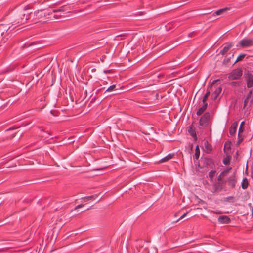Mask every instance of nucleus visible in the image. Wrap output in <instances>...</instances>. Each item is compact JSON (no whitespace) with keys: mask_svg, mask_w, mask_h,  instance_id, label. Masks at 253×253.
I'll list each match as a JSON object with an SVG mask.
<instances>
[{"mask_svg":"<svg viewBox=\"0 0 253 253\" xmlns=\"http://www.w3.org/2000/svg\"><path fill=\"white\" fill-rule=\"evenodd\" d=\"M68 9L66 8V6H63L59 9L53 10V12L55 13V12H63V11H66Z\"/></svg>","mask_w":253,"mask_h":253,"instance_id":"25","label":"nucleus"},{"mask_svg":"<svg viewBox=\"0 0 253 253\" xmlns=\"http://www.w3.org/2000/svg\"><path fill=\"white\" fill-rule=\"evenodd\" d=\"M252 94V90H251L249 91V93H248L246 98L245 100V102H246L247 100L249 99L251 97Z\"/></svg>","mask_w":253,"mask_h":253,"instance_id":"31","label":"nucleus"},{"mask_svg":"<svg viewBox=\"0 0 253 253\" xmlns=\"http://www.w3.org/2000/svg\"><path fill=\"white\" fill-rule=\"evenodd\" d=\"M208 106V104L207 103H205L204 104V105L200 107L199 110L197 112V115L198 116L201 115L206 109Z\"/></svg>","mask_w":253,"mask_h":253,"instance_id":"15","label":"nucleus"},{"mask_svg":"<svg viewBox=\"0 0 253 253\" xmlns=\"http://www.w3.org/2000/svg\"><path fill=\"white\" fill-rule=\"evenodd\" d=\"M32 14V12L28 7H25L17 12L14 16V22L24 24L27 19L30 18V16Z\"/></svg>","mask_w":253,"mask_h":253,"instance_id":"1","label":"nucleus"},{"mask_svg":"<svg viewBox=\"0 0 253 253\" xmlns=\"http://www.w3.org/2000/svg\"><path fill=\"white\" fill-rule=\"evenodd\" d=\"M244 124V122H242L240 124V127L239 129V131H238V132H240V133H243L244 131V127H243Z\"/></svg>","mask_w":253,"mask_h":253,"instance_id":"29","label":"nucleus"},{"mask_svg":"<svg viewBox=\"0 0 253 253\" xmlns=\"http://www.w3.org/2000/svg\"><path fill=\"white\" fill-rule=\"evenodd\" d=\"M252 215H253V207L252 208Z\"/></svg>","mask_w":253,"mask_h":253,"instance_id":"38","label":"nucleus"},{"mask_svg":"<svg viewBox=\"0 0 253 253\" xmlns=\"http://www.w3.org/2000/svg\"><path fill=\"white\" fill-rule=\"evenodd\" d=\"M218 221L221 224H227L230 222L231 220L228 216L222 215L218 217Z\"/></svg>","mask_w":253,"mask_h":253,"instance_id":"9","label":"nucleus"},{"mask_svg":"<svg viewBox=\"0 0 253 253\" xmlns=\"http://www.w3.org/2000/svg\"><path fill=\"white\" fill-rule=\"evenodd\" d=\"M116 87L115 85L110 86L106 90V92H111L115 89Z\"/></svg>","mask_w":253,"mask_h":253,"instance_id":"30","label":"nucleus"},{"mask_svg":"<svg viewBox=\"0 0 253 253\" xmlns=\"http://www.w3.org/2000/svg\"><path fill=\"white\" fill-rule=\"evenodd\" d=\"M7 30V29L5 28H2V27H0V35H1V36L3 37L4 33H5V32H6Z\"/></svg>","mask_w":253,"mask_h":253,"instance_id":"27","label":"nucleus"},{"mask_svg":"<svg viewBox=\"0 0 253 253\" xmlns=\"http://www.w3.org/2000/svg\"><path fill=\"white\" fill-rule=\"evenodd\" d=\"M233 46V45L232 42H227L225 43L223 49L220 51V54L222 55L225 54Z\"/></svg>","mask_w":253,"mask_h":253,"instance_id":"8","label":"nucleus"},{"mask_svg":"<svg viewBox=\"0 0 253 253\" xmlns=\"http://www.w3.org/2000/svg\"><path fill=\"white\" fill-rule=\"evenodd\" d=\"M204 147L205 148L206 152L208 153H210L212 149L211 145L208 143V141H206L204 142Z\"/></svg>","mask_w":253,"mask_h":253,"instance_id":"14","label":"nucleus"},{"mask_svg":"<svg viewBox=\"0 0 253 253\" xmlns=\"http://www.w3.org/2000/svg\"><path fill=\"white\" fill-rule=\"evenodd\" d=\"M246 56V54L244 53L240 54L237 57L236 61L234 62V64L236 63L242 61L244 58Z\"/></svg>","mask_w":253,"mask_h":253,"instance_id":"24","label":"nucleus"},{"mask_svg":"<svg viewBox=\"0 0 253 253\" xmlns=\"http://www.w3.org/2000/svg\"><path fill=\"white\" fill-rule=\"evenodd\" d=\"M210 118V114L209 113H205L203 116H201L199 123L201 126L206 125Z\"/></svg>","mask_w":253,"mask_h":253,"instance_id":"6","label":"nucleus"},{"mask_svg":"<svg viewBox=\"0 0 253 253\" xmlns=\"http://www.w3.org/2000/svg\"><path fill=\"white\" fill-rule=\"evenodd\" d=\"M223 163L224 164H227V161L226 160H223Z\"/></svg>","mask_w":253,"mask_h":253,"instance_id":"36","label":"nucleus"},{"mask_svg":"<svg viewBox=\"0 0 253 253\" xmlns=\"http://www.w3.org/2000/svg\"><path fill=\"white\" fill-rule=\"evenodd\" d=\"M242 133H240V132H238V142H237V145H239L243 140V136L242 134Z\"/></svg>","mask_w":253,"mask_h":253,"instance_id":"23","label":"nucleus"},{"mask_svg":"<svg viewBox=\"0 0 253 253\" xmlns=\"http://www.w3.org/2000/svg\"><path fill=\"white\" fill-rule=\"evenodd\" d=\"M222 90V88L221 87H217L214 90V92L211 95V98L215 100L217 99L219 95L220 94Z\"/></svg>","mask_w":253,"mask_h":253,"instance_id":"12","label":"nucleus"},{"mask_svg":"<svg viewBox=\"0 0 253 253\" xmlns=\"http://www.w3.org/2000/svg\"><path fill=\"white\" fill-rule=\"evenodd\" d=\"M228 199L229 200H233L234 199V197H230L228 198Z\"/></svg>","mask_w":253,"mask_h":253,"instance_id":"37","label":"nucleus"},{"mask_svg":"<svg viewBox=\"0 0 253 253\" xmlns=\"http://www.w3.org/2000/svg\"><path fill=\"white\" fill-rule=\"evenodd\" d=\"M188 132L189 134L194 138L196 139V133L195 130L190 127L188 129Z\"/></svg>","mask_w":253,"mask_h":253,"instance_id":"21","label":"nucleus"},{"mask_svg":"<svg viewBox=\"0 0 253 253\" xmlns=\"http://www.w3.org/2000/svg\"><path fill=\"white\" fill-rule=\"evenodd\" d=\"M249 185L248 180L247 178H244L242 182V188L243 189H246L248 188Z\"/></svg>","mask_w":253,"mask_h":253,"instance_id":"18","label":"nucleus"},{"mask_svg":"<svg viewBox=\"0 0 253 253\" xmlns=\"http://www.w3.org/2000/svg\"><path fill=\"white\" fill-rule=\"evenodd\" d=\"M238 122H234L233 123L229 128V133L231 136L234 135L236 133L237 127L238 126Z\"/></svg>","mask_w":253,"mask_h":253,"instance_id":"10","label":"nucleus"},{"mask_svg":"<svg viewBox=\"0 0 253 253\" xmlns=\"http://www.w3.org/2000/svg\"><path fill=\"white\" fill-rule=\"evenodd\" d=\"M227 182L229 186L231 187V188H234L236 183L235 175H232L231 177H229Z\"/></svg>","mask_w":253,"mask_h":253,"instance_id":"11","label":"nucleus"},{"mask_svg":"<svg viewBox=\"0 0 253 253\" xmlns=\"http://www.w3.org/2000/svg\"><path fill=\"white\" fill-rule=\"evenodd\" d=\"M243 75V70L241 68H238L233 70L229 73L228 78L229 80H236L240 79Z\"/></svg>","mask_w":253,"mask_h":253,"instance_id":"3","label":"nucleus"},{"mask_svg":"<svg viewBox=\"0 0 253 253\" xmlns=\"http://www.w3.org/2000/svg\"><path fill=\"white\" fill-rule=\"evenodd\" d=\"M174 156V154H169L167 156L164 157L163 159H162L160 162L161 163L165 162L169 160L172 159L173 157Z\"/></svg>","mask_w":253,"mask_h":253,"instance_id":"16","label":"nucleus"},{"mask_svg":"<svg viewBox=\"0 0 253 253\" xmlns=\"http://www.w3.org/2000/svg\"><path fill=\"white\" fill-rule=\"evenodd\" d=\"M217 81H218L217 80H213L212 81V82L211 83L210 86L208 87L207 89V92L202 99V102L204 103H205V102L207 101L208 98L209 97V96L210 94V93H211V89L212 86L217 82Z\"/></svg>","mask_w":253,"mask_h":253,"instance_id":"7","label":"nucleus"},{"mask_svg":"<svg viewBox=\"0 0 253 253\" xmlns=\"http://www.w3.org/2000/svg\"><path fill=\"white\" fill-rule=\"evenodd\" d=\"M140 251L137 247L136 249H134L132 247L131 248H127V253H139Z\"/></svg>","mask_w":253,"mask_h":253,"instance_id":"19","label":"nucleus"},{"mask_svg":"<svg viewBox=\"0 0 253 253\" xmlns=\"http://www.w3.org/2000/svg\"><path fill=\"white\" fill-rule=\"evenodd\" d=\"M34 16L33 21L35 22L44 23L46 21V17L50 15L49 13L44 12L43 11H37L33 14Z\"/></svg>","mask_w":253,"mask_h":253,"instance_id":"2","label":"nucleus"},{"mask_svg":"<svg viewBox=\"0 0 253 253\" xmlns=\"http://www.w3.org/2000/svg\"><path fill=\"white\" fill-rule=\"evenodd\" d=\"M216 173V171L215 170H211L209 173V177L211 180H212L213 177L215 176V174Z\"/></svg>","mask_w":253,"mask_h":253,"instance_id":"26","label":"nucleus"},{"mask_svg":"<svg viewBox=\"0 0 253 253\" xmlns=\"http://www.w3.org/2000/svg\"><path fill=\"white\" fill-rule=\"evenodd\" d=\"M228 10V8H223L217 10L212 14V16H215V15H220L223 14L225 11Z\"/></svg>","mask_w":253,"mask_h":253,"instance_id":"17","label":"nucleus"},{"mask_svg":"<svg viewBox=\"0 0 253 253\" xmlns=\"http://www.w3.org/2000/svg\"><path fill=\"white\" fill-rule=\"evenodd\" d=\"M96 196L95 195H91L90 196L85 197L82 198L83 202H87L89 200H93L95 198Z\"/></svg>","mask_w":253,"mask_h":253,"instance_id":"20","label":"nucleus"},{"mask_svg":"<svg viewBox=\"0 0 253 253\" xmlns=\"http://www.w3.org/2000/svg\"><path fill=\"white\" fill-rule=\"evenodd\" d=\"M241 83L239 81H232L230 83L232 87H239L240 86Z\"/></svg>","mask_w":253,"mask_h":253,"instance_id":"22","label":"nucleus"},{"mask_svg":"<svg viewBox=\"0 0 253 253\" xmlns=\"http://www.w3.org/2000/svg\"><path fill=\"white\" fill-rule=\"evenodd\" d=\"M253 46V39L244 38L240 40L237 47L246 48Z\"/></svg>","mask_w":253,"mask_h":253,"instance_id":"5","label":"nucleus"},{"mask_svg":"<svg viewBox=\"0 0 253 253\" xmlns=\"http://www.w3.org/2000/svg\"><path fill=\"white\" fill-rule=\"evenodd\" d=\"M199 155H200V150H199L198 146H197L196 148L195 154V157L196 159H198L199 158Z\"/></svg>","mask_w":253,"mask_h":253,"instance_id":"28","label":"nucleus"},{"mask_svg":"<svg viewBox=\"0 0 253 253\" xmlns=\"http://www.w3.org/2000/svg\"><path fill=\"white\" fill-rule=\"evenodd\" d=\"M230 169H227L224 170H223L218 176L217 178V180L219 182L221 181L222 180L223 177L226 175L229 171Z\"/></svg>","mask_w":253,"mask_h":253,"instance_id":"13","label":"nucleus"},{"mask_svg":"<svg viewBox=\"0 0 253 253\" xmlns=\"http://www.w3.org/2000/svg\"><path fill=\"white\" fill-rule=\"evenodd\" d=\"M136 245H137L138 244H140V243H141L142 242V240H137L136 241Z\"/></svg>","mask_w":253,"mask_h":253,"instance_id":"34","label":"nucleus"},{"mask_svg":"<svg viewBox=\"0 0 253 253\" xmlns=\"http://www.w3.org/2000/svg\"><path fill=\"white\" fill-rule=\"evenodd\" d=\"M251 176L252 178L253 179V169H252Z\"/></svg>","mask_w":253,"mask_h":253,"instance_id":"35","label":"nucleus"},{"mask_svg":"<svg viewBox=\"0 0 253 253\" xmlns=\"http://www.w3.org/2000/svg\"><path fill=\"white\" fill-rule=\"evenodd\" d=\"M84 206V205H83V204H80V205H79L75 207V210H77V209H79V208H82V207H83Z\"/></svg>","mask_w":253,"mask_h":253,"instance_id":"32","label":"nucleus"},{"mask_svg":"<svg viewBox=\"0 0 253 253\" xmlns=\"http://www.w3.org/2000/svg\"><path fill=\"white\" fill-rule=\"evenodd\" d=\"M188 213V212H186L184 214H183V215H182L178 219V221H179V220L180 219H182V218H183L186 215V214Z\"/></svg>","mask_w":253,"mask_h":253,"instance_id":"33","label":"nucleus"},{"mask_svg":"<svg viewBox=\"0 0 253 253\" xmlns=\"http://www.w3.org/2000/svg\"><path fill=\"white\" fill-rule=\"evenodd\" d=\"M244 77L248 88L253 87V75L251 72L247 71L244 73Z\"/></svg>","mask_w":253,"mask_h":253,"instance_id":"4","label":"nucleus"}]
</instances>
